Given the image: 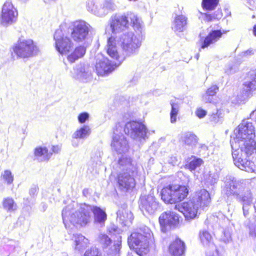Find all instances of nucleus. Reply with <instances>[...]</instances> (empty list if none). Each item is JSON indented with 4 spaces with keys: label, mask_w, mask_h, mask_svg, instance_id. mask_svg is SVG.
<instances>
[{
    "label": "nucleus",
    "mask_w": 256,
    "mask_h": 256,
    "mask_svg": "<svg viewBox=\"0 0 256 256\" xmlns=\"http://www.w3.org/2000/svg\"><path fill=\"white\" fill-rule=\"evenodd\" d=\"M34 154L36 157H42L43 160L48 161L52 153L49 152L48 149L46 147L38 146L34 150Z\"/></svg>",
    "instance_id": "nucleus-31"
},
{
    "label": "nucleus",
    "mask_w": 256,
    "mask_h": 256,
    "mask_svg": "<svg viewBox=\"0 0 256 256\" xmlns=\"http://www.w3.org/2000/svg\"><path fill=\"white\" fill-rule=\"evenodd\" d=\"M2 206L7 211H13L16 210V204L14 200L10 198H6L3 200Z\"/></svg>",
    "instance_id": "nucleus-36"
},
{
    "label": "nucleus",
    "mask_w": 256,
    "mask_h": 256,
    "mask_svg": "<svg viewBox=\"0 0 256 256\" xmlns=\"http://www.w3.org/2000/svg\"><path fill=\"white\" fill-rule=\"evenodd\" d=\"M118 142V141L116 140H115V138H114L113 139V140H112V144L114 146H116V143Z\"/></svg>",
    "instance_id": "nucleus-49"
},
{
    "label": "nucleus",
    "mask_w": 256,
    "mask_h": 256,
    "mask_svg": "<svg viewBox=\"0 0 256 256\" xmlns=\"http://www.w3.org/2000/svg\"><path fill=\"white\" fill-rule=\"evenodd\" d=\"M127 242L130 248L139 256L146 255L151 248L155 246L152 234L142 229L132 232Z\"/></svg>",
    "instance_id": "nucleus-1"
},
{
    "label": "nucleus",
    "mask_w": 256,
    "mask_h": 256,
    "mask_svg": "<svg viewBox=\"0 0 256 256\" xmlns=\"http://www.w3.org/2000/svg\"><path fill=\"white\" fill-rule=\"evenodd\" d=\"M244 146L242 148V151L247 156H250L256 152V142L254 139L246 140L244 142Z\"/></svg>",
    "instance_id": "nucleus-30"
},
{
    "label": "nucleus",
    "mask_w": 256,
    "mask_h": 256,
    "mask_svg": "<svg viewBox=\"0 0 256 256\" xmlns=\"http://www.w3.org/2000/svg\"><path fill=\"white\" fill-rule=\"evenodd\" d=\"M187 18L182 14L176 16L173 22L172 28L176 32H183L186 24Z\"/></svg>",
    "instance_id": "nucleus-23"
},
{
    "label": "nucleus",
    "mask_w": 256,
    "mask_h": 256,
    "mask_svg": "<svg viewBox=\"0 0 256 256\" xmlns=\"http://www.w3.org/2000/svg\"><path fill=\"white\" fill-rule=\"evenodd\" d=\"M230 189L232 190L236 188H242V184L239 182H234L230 184Z\"/></svg>",
    "instance_id": "nucleus-45"
},
{
    "label": "nucleus",
    "mask_w": 256,
    "mask_h": 256,
    "mask_svg": "<svg viewBox=\"0 0 256 256\" xmlns=\"http://www.w3.org/2000/svg\"><path fill=\"white\" fill-rule=\"evenodd\" d=\"M219 90L217 85H212L206 90V93L202 96V98L206 103H212L214 102V97L216 96V93Z\"/></svg>",
    "instance_id": "nucleus-28"
},
{
    "label": "nucleus",
    "mask_w": 256,
    "mask_h": 256,
    "mask_svg": "<svg viewBox=\"0 0 256 256\" xmlns=\"http://www.w3.org/2000/svg\"><path fill=\"white\" fill-rule=\"evenodd\" d=\"M83 256H102V254L98 248L92 247L88 249L84 254Z\"/></svg>",
    "instance_id": "nucleus-41"
},
{
    "label": "nucleus",
    "mask_w": 256,
    "mask_h": 256,
    "mask_svg": "<svg viewBox=\"0 0 256 256\" xmlns=\"http://www.w3.org/2000/svg\"><path fill=\"white\" fill-rule=\"evenodd\" d=\"M60 36V34L58 32H56L54 34L56 48L61 54H66L71 50L73 44L69 38Z\"/></svg>",
    "instance_id": "nucleus-14"
},
{
    "label": "nucleus",
    "mask_w": 256,
    "mask_h": 256,
    "mask_svg": "<svg viewBox=\"0 0 256 256\" xmlns=\"http://www.w3.org/2000/svg\"><path fill=\"white\" fill-rule=\"evenodd\" d=\"M18 16V11L12 2L6 1L2 8L0 24L3 25L11 24L16 22Z\"/></svg>",
    "instance_id": "nucleus-8"
},
{
    "label": "nucleus",
    "mask_w": 256,
    "mask_h": 256,
    "mask_svg": "<svg viewBox=\"0 0 256 256\" xmlns=\"http://www.w3.org/2000/svg\"><path fill=\"white\" fill-rule=\"evenodd\" d=\"M140 27L138 18L134 13L130 12L120 16L114 15L111 18L110 26L112 33L122 32L128 28Z\"/></svg>",
    "instance_id": "nucleus-3"
},
{
    "label": "nucleus",
    "mask_w": 256,
    "mask_h": 256,
    "mask_svg": "<svg viewBox=\"0 0 256 256\" xmlns=\"http://www.w3.org/2000/svg\"><path fill=\"white\" fill-rule=\"evenodd\" d=\"M76 250H82L88 246L89 240L81 234H74L72 239Z\"/></svg>",
    "instance_id": "nucleus-25"
},
{
    "label": "nucleus",
    "mask_w": 256,
    "mask_h": 256,
    "mask_svg": "<svg viewBox=\"0 0 256 256\" xmlns=\"http://www.w3.org/2000/svg\"><path fill=\"white\" fill-rule=\"evenodd\" d=\"M198 238L202 244L206 245L211 242L212 237L209 232L202 230L199 232Z\"/></svg>",
    "instance_id": "nucleus-33"
},
{
    "label": "nucleus",
    "mask_w": 256,
    "mask_h": 256,
    "mask_svg": "<svg viewBox=\"0 0 256 256\" xmlns=\"http://www.w3.org/2000/svg\"><path fill=\"white\" fill-rule=\"evenodd\" d=\"M107 232L112 238L116 239L114 240L112 246L116 251H118L120 249L122 242V237L120 235V230L117 226H112L108 228Z\"/></svg>",
    "instance_id": "nucleus-21"
},
{
    "label": "nucleus",
    "mask_w": 256,
    "mask_h": 256,
    "mask_svg": "<svg viewBox=\"0 0 256 256\" xmlns=\"http://www.w3.org/2000/svg\"><path fill=\"white\" fill-rule=\"evenodd\" d=\"M244 86L246 87V92H250L256 90V75L255 74L252 78V80L244 84Z\"/></svg>",
    "instance_id": "nucleus-39"
},
{
    "label": "nucleus",
    "mask_w": 256,
    "mask_h": 256,
    "mask_svg": "<svg viewBox=\"0 0 256 256\" xmlns=\"http://www.w3.org/2000/svg\"><path fill=\"white\" fill-rule=\"evenodd\" d=\"M178 210L184 214L186 220L194 219L198 216V208L192 200L182 202Z\"/></svg>",
    "instance_id": "nucleus-13"
},
{
    "label": "nucleus",
    "mask_w": 256,
    "mask_h": 256,
    "mask_svg": "<svg viewBox=\"0 0 256 256\" xmlns=\"http://www.w3.org/2000/svg\"><path fill=\"white\" fill-rule=\"evenodd\" d=\"M202 16L205 22H210L216 20L220 19L222 16V12L216 13V12L212 14L204 12L202 14Z\"/></svg>",
    "instance_id": "nucleus-35"
},
{
    "label": "nucleus",
    "mask_w": 256,
    "mask_h": 256,
    "mask_svg": "<svg viewBox=\"0 0 256 256\" xmlns=\"http://www.w3.org/2000/svg\"><path fill=\"white\" fill-rule=\"evenodd\" d=\"M228 30H212L205 37H201L199 40L200 48L204 49L218 42L224 34Z\"/></svg>",
    "instance_id": "nucleus-11"
},
{
    "label": "nucleus",
    "mask_w": 256,
    "mask_h": 256,
    "mask_svg": "<svg viewBox=\"0 0 256 256\" xmlns=\"http://www.w3.org/2000/svg\"><path fill=\"white\" fill-rule=\"evenodd\" d=\"M185 250V244L179 238H176L168 246V252L172 256H184Z\"/></svg>",
    "instance_id": "nucleus-17"
},
{
    "label": "nucleus",
    "mask_w": 256,
    "mask_h": 256,
    "mask_svg": "<svg viewBox=\"0 0 256 256\" xmlns=\"http://www.w3.org/2000/svg\"><path fill=\"white\" fill-rule=\"evenodd\" d=\"M1 177L8 184H11L13 182L14 176L10 170H5L4 174L1 175Z\"/></svg>",
    "instance_id": "nucleus-40"
},
{
    "label": "nucleus",
    "mask_w": 256,
    "mask_h": 256,
    "mask_svg": "<svg viewBox=\"0 0 256 256\" xmlns=\"http://www.w3.org/2000/svg\"><path fill=\"white\" fill-rule=\"evenodd\" d=\"M86 52V49L84 46H78L68 56V60L71 63L74 62L76 60L83 57Z\"/></svg>",
    "instance_id": "nucleus-26"
},
{
    "label": "nucleus",
    "mask_w": 256,
    "mask_h": 256,
    "mask_svg": "<svg viewBox=\"0 0 256 256\" xmlns=\"http://www.w3.org/2000/svg\"><path fill=\"white\" fill-rule=\"evenodd\" d=\"M92 210V206L90 205L81 204L79 210L71 215L72 220L80 226H85L90 221Z\"/></svg>",
    "instance_id": "nucleus-7"
},
{
    "label": "nucleus",
    "mask_w": 256,
    "mask_h": 256,
    "mask_svg": "<svg viewBox=\"0 0 256 256\" xmlns=\"http://www.w3.org/2000/svg\"><path fill=\"white\" fill-rule=\"evenodd\" d=\"M12 50L18 58H22L34 56L39 52V48L36 43L30 38H19L12 47Z\"/></svg>",
    "instance_id": "nucleus-4"
},
{
    "label": "nucleus",
    "mask_w": 256,
    "mask_h": 256,
    "mask_svg": "<svg viewBox=\"0 0 256 256\" xmlns=\"http://www.w3.org/2000/svg\"><path fill=\"white\" fill-rule=\"evenodd\" d=\"M88 128L87 126H83L74 132V138H81L85 137L88 134Z\"/></svg>",
    "instance_id": "nucleus-38"
},
{
    "label": "nucleus",
    "mask_w": 256,
    "mask_h": 256,
    "mask_svg": "<svg viewBox=\"0 0 256 256\" xmlns=\"http://www.w3.org/2000/svg\"><path fill=\"white\" fill-rule=\"evenodd\" d=\"M140 46V38L133 34H127L122 38V48L128 56L136 53Z\"/></svg>",
    "instance_id": "nucleus-6"
},
{
    "label": "nucleus",
    "mask_w": 256,
    "mask_h": 256,
    "mask_svg": "<svg viewBox=\"0 0 256 256\" xmlns=\"http://www.w3.org/2000/svg\"><path fill=\"white\" fill-rule=\"evenodd\" d=\"M124 132L126 134H130L134 138L138 136L144 138L146 134V128L142 122L131 121L125 124Z\"/></svg>",
    "instance_id": "nucleus-12"
},
{
    "label": "nucleus",
    "mask_w": 256,
    "mask_h": 256,
    "mask_svg": "<svg viewBox=\"0 0 256 256\" xmlns=\"http://www.w3.org/2000/svg\"><path fill=\"white\" fill-rule=\"evenodd\" d=\"M139 207L144 213H154L156 209V202L154 196L149 194L141 196L139 200Z\"/></svg>",
    "instance_id": "nucleus-15"
},
{
    "label": "nucleus",
    "mask_w": 256,
    "mask_h": 256,
    "mask_svg": "<svg viewBox=\"0 0 256 256\" xmlns=\"http://www.w3.org/2000/svg\"><path fill=\"white\" fill-rule=\"evenodd\" d=\"M196 116L199 118H202L206 114V112L201 108H198L196 112Z\"/></svg>",
    "instance_id": "nucleus-43"
},
{
    "label": "nucleus",
    "mask_w": 256,
    "mask_h": 256,
    "mask_svg": "<svg viewBox=\"0 0 256 256\" xmlns=\"http://www.w3.org/2000/svg\"><path fill=\"white\" fill-rule=\"evenodd\" d=\"M117 182L120 188L126 190L133 189L136 185L134 176L128 172H123L118 174Z\"/></svg>",
    "instance_id": "nucleus-16"
},
{
    "label": "nucleus",
    "mask_w": 256,
    "mask_h": 256,
    "mask_svg": "<svg viewBox=\"0 0 256 256\" xmlns=\"http://www.w3.org/2000/svg\"><path fill=\"white\" fill-rule=\"evenodd\" d=\"M172 109L170 112V120L172 123L176 121V116L178 112L179 106L178 104L171 102Z\"/></svg>",
    "instance_id": "nucleus-37"
},
{
    "label": "nucleus",
    "mask_w": 256,
    "mask_h": 256,
    "mask_svg": "<svg viewBox=\"0 0 256 256\" xmlns=\"http://www.w3.org/2000/svg\"><path fill=\"white\" fill-rule=\"evenodd\" d=\"M219 2L220 0H202L201 6L203 10L212 11L218 6Z\"/></svg>",
    "instance_id": "nucleus-32"
},
{
    "label": "nucleus",
    "mask_w": 256,
    "mask_h": 256,
    "mask_svg": "<svg viewBox=\"0 0 256 256\" xmlns=\"http://www.w3.org/2000/svg\"><path fill=\"white\" fill-rule=\"evenodd\" d=\"M120 64V62L112 63L107 58H104L96 62L94 70L98 76H105L114 71Z\"/></svg>",
    "instance_id": "nucleus-10"
},
{
    "label": "nucleus",
    "mask_w": 256,
    "mask_h": 256,
    "mask_svg": "<svg viewBox=\"0 0 256 256\" xmlns=\"http://www.w3.org/2000/svg\"><path fill=\"white\" fill-rule=\"evenodd\" d=\"M182 142L184 145L193 148L198 144V138L195 134L188 132L182 138Z\"/></svg>",
    "instance_id": "nucleus-27"
},
{
    "label": "nucleus",
    "mask_w": 256,
    "mask_h": 256,
    "mask_svg": "<svg viewBox=\"0 0 256 256\" xmlns=\"http://www.w3.org/2000/svg\"><path fill=\"white\" fill-rule=\"evenodd\" d=\"M90 26L84 20H77L73 24L71 32L72 39L77 42L85 40L88 36Z\"/></svg>",
    "instance_id": "nucleus-9"
},
{
    "label": "nucleus",
    "mask_w": 256,
    "mask_h": 256,
    "mask_svg": "<svg viewBox=\"0 0 256 256\" xmlns=\"http://www.w3.org/2000/svg\"><path fill=\"white\" fill-rule=\"evenodd\" d=\"M196 202L200 206H208L211 202L210 194L205 189H202L196 192Z\"/></svg>",
    "instance_id": "nucleus-22"
},
{
    "label": "nucleus",
    "mask_w": 256,
    "mask_h": 256,
    "mask_svg": "<svg viewBox=\"0 0 256 256\" xmlns=\"http://www.w3.org/2000/svg\"><path fill=\"white\" fill-rule=\"evenodd\" d=\"M92 210L94 215V221L98 223L104 224L107 218V215L106 212L98 206H92Z\"/></svg>",
    "instance_id": "nucleus-29"
},
{
    "label": "nucleus",
    "mask_w": 256,
    "mask_h": 256,
    "mask_svg": "<svg viewBox=\"0 0 256 256\" xmlns=\"http://www.w3.org/2000/svg\"><path fill=\"white\" fill-rule=\"evenodd\" d=\"M254 35L256 37V24H254L252 28Z\"/></svg>",
    "instance_id": "nucleus-48"
},
{
    "label": "nucleus",
    "mask_w": 256,
    "mask_h": 256,
    "mask_svg": "<svg viewBox=\"0 0 256 256\" xmlns=\"http://www.w3.org/2000/svg\"><path fill=\"white\" fill-rule=\"evenodd\" d=\"M190 192V188L188 184H170L161 188L160 196L164 204H174L186 199Z\"/></svg>",
    "instance_id": "nucleus-2"
},
{
    "label": "nucleus",
    "mask_w": 256,
    "mask_h": 256,
    "mask_svg": "<svg viewBox=\"0 0 256 256\" xmlns=\"http://www.w3.org/2000/svg\"><path fill=\"white\" fill-rule=\"evenodd\" d=\"M89 118V114L87 112H82L80 113L78 116V122L80 124H83L88 120Z\"/></svg>",
    "instance_id": "nucleus-42"
},
{
    "label": "nucleus",
    "mask_w": 256,
    "mask_h": 256,
    "mask_svg": "<svg viewBox=\"0 0 256 256\" xmlns=\"http://www.w3.org/2000/svg\"><path fill=\"white\" fill-rule=\"evenodd\" d=\"M60 148L58 146H53L52 148V152H50L52 153V154L53 153L57 154L60 151Z\"/></svg>",
    "instance_id": "nucleus-46"
},
{
    "label": "nucleus",
    "mask_w": 256,
    "mask_h": 256,
    "mask_svg": "<svg viewBox=\"0 0 256 256\" xmlns=\"http://www.w3.org/2000/svg\"><path fill=\"white\" fill-rule=\"evenodd\" d=\"M194 159L187 162V163L185 165V168L192 171L194 170L196 168L201 166L204 162L203 160L200 158L194 157Z\"/></svg>",
    "instance_id": "nucleus-34"
},
{
    "label": "nucleus",
    "mask_w": 256,
    "mask_h": 256,
    "mask_svg": "<svg viewBox=\"0 0 256 256\" xmlns=\"http://www.w3.org/2000/svg\"><path fill=\"white\" fill-rule=\"evenodd\" d=\"M180 216L175 212H163L158 217V222L162 232H166L168 230L176 228L180 223Z\"/></svg>",
    "instance_id": "nucleus-5"
},
{
    "label": "nucleus",
    "mask_w": 256,
    "mask_h": 256,
    "mask_svg": "<svg viewBox=\"0 0 256 256\" xmlns=\"http://www.w3.org/2000/svg\"><path fill=\"white\" fill-rule=\"evenodd\" d=\"M251 192L250 190H248V194L246 196H239L238 200L240 202H245L248 201L250 197Z\"/></svg>",
    "instance_id": "nucleus-44"
},
{
    "label": "nucleus",
    "mask_w": 256,
    "mask_h": 256,
    "mask_svg": "<svg viewBox=\"0 0 256 256\" xmlns=\"http://www.w3.org/2000/svg\"><path fill=\"white\" fill-rule=\"evenodd\" d=\"M254 54V52L252 50H248L244 52V54L248 56H250Z\"/></svg>",
    "instance_id": "nucleus-47"
},
{
    "label": "nucleus",
    "mask_w": 256,
    "mask_h": 256,
    "mask_svg": "<svg viewBox=\"0 0 256 256\" xmlns=\"http://www.w3.org/2000/svg\"><path fill=\"white\" fill-rule=\"evenodd\" d=\"M234 196H239V194L237 192H234L231 193Z\"/></svg>",
    "instance_id": "nucleus-50"
},
{
    "label": "nucleus",
    "mask_w": 256,
    "mask_h": 256,
    "mask_svg": "<svg viewBox=\"0 0 256 256\" xmlns=\"http://www.w3.org/2000/svg\"><path fill=\"white\" fill-rule=\"evenodd\" d=\"M238 134L241 138L246 140L254 139V128L251 122H246L242 125L238 130Z\"/></svg>",
    "instance_id": "nucleus-19"
},
{
    "label": "nucleus",
    "mask_w": 256,
    "mask_h": 256,
    "mask_svg": "<svg viewBox=\"0 0 256 256\" xmlns=\"http://www.w3.org/2000/svg\"><path fill=\"white\" fill-rule=\"evenodd\" d=\"M235 164L240 169L247 171L253 172L256 168L254 161L248 159H242L240 158L236 157L234 159Z\"/></svg>",
    "instance_id": "nucleus-20"
},
{
    "label": "nucleus",
    "mask_w": 256,
    "mask_h": 256,
    "mask_svg": "<svg viewBox=\"0 0 256 256\" xmlns=\"http://www.w3.org/2000/svg\"><path fill=\"white\" fill-rule=\"evenodd\" d=\"M98 242L103 249L108 248L111 252H117L113 246L114 240L106 234H101L98 236Z\"/></svg>",
    "instance_id": "nucleus-24"
},
{
    "label": "nucleus",
    "mask_w": 256,
    "mask_h": 256,
    "mask_svg": "<svg viewBox=\"0 0 256 256\" xmlns=\"http://www.w3.org/2000/svg\"><path fill=\"white\" fill-rule=\"evenodd\" d=\"M106 52L107 54L112 58L116 60V62H122L120 57L116 48V40L114 36H110L107 40Z\"/></svg>",
    "instance_id": "nucleus-18"
}]
</instances>
